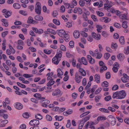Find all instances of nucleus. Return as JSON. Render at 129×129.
<instances>
[{
  "label": "nucleus",
  "mask_w": 129,
  "mask_h": 129,
  "mask_svg": "<svg viewBox=\"0 0 129 129\" xmlns=\"http://www.w3.org/2000/svg\"><path fill=\"white\" fill-rule=\"evenodd\" d=\"M57 33L61 37H63L66 34L65 31L63 29L58 30L56 31Z\"/></svg>",
  "instance_id": "423d86ee"
},
{
  "label": "nucleus",
  "mask_w": 129,
  "mask_h": 129,
  "mask_svg": "<svg viewBox=\"0 0 129 129\" xmlns=\"http://www.w3.org/2000/svg\"><path fill=\"white\" fill-rule=\"evenodd\" d=\"M109 120L111 122V124L114 125L116 123V120L115 118L113 116L110 115L108 117Z\"/></svg>",
  "instance_id": "7ed1b4c3"
},
{
  "label": "nucleus",
  "mask_w": 129,
  "mask_h": 129,
  "mask_svg": "<svg viewBox=\"0 0 129 129\" xmlns=\"http://www.w3.org/2000/svg\"><path fill=\"white\" fill-rule=\"evenodd\" d=\"M29 124L31 126L37 125L39 124V121L37 119H33L31 120L29 123Z\"/></svg>",
  "instance_id": "0eeeda50"
},
{
  "label": "nucleus",
  "mask_w": 129,
  "mask_h": 129,
  "mask_svg": "<svg viewBox=\"0 0 129 129\" xmlns=\"http://www.w3.org/2000/svg\"><path fill=\"white\" fill-rule=\"evenodd\" d=\"M62 52L61 49H58L57 51L56 54L55 56L60 58L62 56Z\"/></svg>",
  "instance_id": "4468645a"
},
{
  "label": "nucleus",
  "mask_w": 129,
  "mask_h": 129,
  "mask_svg": "<svg viewBox=\"0 0 129 129\" xmlns=\"http://www.w3.org/2000/svg\"><path fill=\"white\" fill-rule=\"evenodd\" d=\"M1 21L3 23V24H2L3 26L6 27H7L8 26V22L7 19H1Z\"/></svg>",
  "instance_id": "a211bd4d"
},
{
  "label": "nucleus",
  "mask_w": 129,
  "mask_h": 129,
  "mask_svg": "<svg viewBox=\"0 0 129 129\" xmlns=\"http://www.w3.org/2000/svg\"><path fill=\"white\" fill-rule=\"evenodd\" d=\"M54 81L53 79H51L47 84V86H52L54 84Z\"/></svg>",
  "instance_id": "4c0bfd02"
},
{
  "label": "nucleus",
  "mask_w": 129,
  "mask_h": 129,
  "mask_svg": "<svg viewBox=\"0 0 129 129\" xmlns=\"http://www.w3.org/2000/svg\"><path fill=\"white\" fill-rule=\"evenodd\" d=\"M127 22L126 21H124L123 22L122 26L123 28H126L127 27Z\"/></svg>",
  "instance_id": "a19ab883"
},
{
  "label": "nucleus",
  "mask_w": 129,
  "mask_h": 129,
  "mask_svg": "<svg viewBox=\"0 0 129 129\" xmlns=\"http://www.w3.org/2000/svg\"><path fill=\"white\" fill-rule=\"evenodd\" d=\"M92 37L95 39L99 40L101 39V35L99 34H96L94 32H92L91 34Z\"/></svg>",
  "instance_id": "9d476101"
},
{
  "label": "nucleus",
  "mask_w": 129,
  "mask_h": 129,
  "mask_svg": "<svg viewBox=\"0 0 129 129\" xmlns=\"http://www.w3.org/2000/svg\"><path fill=\"white\" fill-rule=\"evenodd\" d=\"M91 17L94 22H98V20L96 17L95 15L92 14L91 15Z\"/></svg>",
  "instance_id": "58836bf2"
},
{
  "label": "nucleus",
  "mask_w": 129,
  "mask_h": 129,
  "mask_svg": "<svg viewBox=\"0 0 129 129\" xmlns=\"http://www.w3.org/2000/svg\"><path fill=\"white\" fill-rule=\"evenodd\" d=\"M35 19L37 20L40 21L42 20L43 19V18L41 16L37 15L35 16Z\"/></svg>",
  "instance_id": "b1692460"
},
{
  "label": "nucleus",
  "mask_w": 129,
  "mask_h": 129,
  "mask_svg": "<svg viewBox=\"0 0 129 129\" xmlns=\"http://www.w3.org/2000/svg\"><path fill=\"white\" fill-rule=\"evenodd\" d=\"M34 96L39 100H43L45 99V98L42 97L41 94L39 93H36L34 94Z\"/></svg>",
  "instance_id": "6ab92c4d"
},
{
  "label": "nucleus",
  "mask_w": 129,
  "mask_h": 129,
  "mask_svg": "<svg viewBox=\"0 0 129 129\" xmlns=\"http://www.w3.org/2000/svg\"><path fill=\"white\" fill-rule=\"evenodd\" d=\"M60 90L57 89L55 90L52 93V95L53 96H57L60 94Z\"/></svg>",
  "instance_id": "aec40b11"
},
{
  "label": "nucleus",
  "mask_w": 129,
  "mask_h": 129,
  "mask_svg": "<svg viewBox=\"0 0 129 129\" xmlns=\"http://www.w3.org/2000/svg\"><path fill=\"white\" fill-rule=\"evenodd\" d=\"M17 84L19 87L23 88H25L26 87L25 86L19 82H17Z\"/></svg>",
  "instance_id": "5fc2aeb1"
},
{
  "label": "nucleus",
  "mask_w": 129,
  "mask_h": 129,
  "mask_svg": "<svg viewBox=\"0 0 129 129\" xmlns=\"http://www.w3.org/2000/svg\"><path fill=\"white\" fill-rule=\"evenodd\" d=\"M6 112V110H0V116L2 117L4 114V113Z\"/></svg>",
  "instance_id": "4d7b16f0"
},
{
  "label": "nucleus",
  "mask_w": 129,
  "mask_h": 129,
  "mask_svg": "<svg viewBox=\"0 0 129 129\" xmlns=\"http://www.w3.org/2000/svg\"><path fill=\"white\" fill-rule=\"evenodd\" d=\"M105 76L106 78L109 79L111 77V75L110 72H107L105 74Z\"/></svg>",
  "instance_id": "0e129e2a"
},
{
  "label": "nucleus",
  "mask_w": 129,
  "mask_h": 129,
  "mask_svg": "<svg viewBox=\"0 0 129 129\" xmlns=\"http://www.w3.org/2000/svg\"><path fill=\"white\" fill-rule=\"evenodd\" d=\"M65 98L64 97L62 96L59 99H58L57 100L59 102H62L65 100Z\"/></svg>",
  "instance_id": "bf43d9fd"
},
{
  "label": "nucleus",
  "mask_w": 129,
  "mask_h": 129,
  "mask_svg": "<svg viewBox=\"0 0 129 129\" xmlns=\"http://www.w3.org/2000/svg\"><path fill=\"white\" fill-rule=\"evenodd\" d=\"M87 58L90 64H92L94 63L95 61L94 59L92 58L90 55H87Z\"/></svg>",
  "instance_id": "ddd939ff"
},
{
  "label": "nucleus",
  "mask_w": 129,
  "mask_h": 129,
  "mask_svg": "<svg viewBox=\"0 0 129 129\" xmlns=\"http://www.w3.org/2000/svg\"><path fill=\"white\" fill-rule=\"evenodd\" d=\"M81 35L84 37H86L87 36V34L84 31H81Z\"/></svg>",
  "instance_id": "6e6d98bb"
},
{
  "label": "nucleus",
  "mask_w": 129,
  "mask_h": 129,
  "mask_svg": "<svg viewBox=\"0 0 129 129\" xmlns=\"http://www.w3.org/2000/svg\"><path fill=\"white\" fill-rule=\"evenodd\" d=\"M124 52L126 54H128L129 53V46H127V48H125Z\"/></svg>",
  "instance_id": "3c124183"
},
{
  "label": "nucleus",
  "mask_w": 129,
  "mask_h": 129,
  "mask_svg": "<svg viewBox=\"0 0 129 129\" xmlns=\"http://www.w3.org/2000/svg\"><path fill=\"white\" fill-rule=\"evenodd\" d=\"M23 76L26 78H29L33 76L32 75L28 74H24Z\"/></svg>",
  "instance_id": "603ef678"
},
{
  "label": "nucleus",
  "mask_w": 129,
  "mask_h": 129,
  "mask_svg": "<svg viewBox=\"0 0 129 129\" xmlns=\"http://www.w3.org/2000/svg\"><path fill=\"white\" fill-rule=\"evenodd\" d=\"M11 13L9 11H7L6 13H4L3 15L6 18H8L11 15Z\"/></svg>",
  "instance_id": "473e14b6"
},
{
  "label": "nucleus",
  "mask_w": 129,
  "mask_h": 129,
  "mask_svg": "<svg viewBox=\"0 0 129 129\" xmlns=\"http://www.w3.org/2000/svg\"><path fill=\"white\" fill-rule=\"evenodd\" d=\"M79 71L82 76H85L86 75V72L83 69L80 68V69H79Z\"/></svg>",
  "instance_id": "a878e982"
},
{
  "label": "nucleus",
  "mask_w": 129,
  "mask_h": 129,
  "mask_svg": "<svg viewBox=\"0 0 129 129\" xmlns=\"http://www.w3.org/2000/svg\"><path fill=\"white\" fill-rule=\"evenodd\" d=\"M105 3L104 4V8L106 10H108L114 4V3L112 1H109L108 0H103Z\"/></svg>",
  "instance_id": "f03ea898"
},
{
  "label": "nucleus",
  "mask_w": 129,
  "mask_h": 129,
  "mask_svg": "<svg viewBox=\"0 0 129 129\" xmlns=\"http://www.w3.org/2000/svg\"><path fill=\"white\" fill-rule=\"evenodd\" d=\"M106 118L104 116H99L98 117L97 119V120L99 121L102 120H106Z\"/></svg>",
  "instance_id": "4be33fe9"
},
{
  "label": "nucleus",
  "mask_w": 129,
  "mask_h": 129,
  "mask_svg": "<svg viewBox=\"0 0 129 129\" xmlns=\"http://www.w3.org/2000/svg\"><path fill=\"white\" fill-rule=\"evenodd\" d=\"M57 76L59 77H60L61 76H62L63 74V72L62 71L61 69H58L57 70Z\"/></svg>",
  "instance_id": "5701e85b"
},
{
  "label": "nucleus",
  "mask_w": 129,
  "mask_h": 129,
  "mask_svg": "<svg viewBox=\"0 0 129 129\" xmlns=\"http://www.w3.org/2000/svg\"><path fill=\"white\" fill-rule=\"evenodd\" d=\"M101 96L97 95L95 98V100L96 102L97 103L99 102L100 100L101 99Z\"/></svg>",
  "instance_id": "49530a36"
},
{
  "label": "nucleus",
  "mask_w": 129,
  "mask_h": 129,
  "mask_svg": "<svg viewBox=\"0 0 129 129\" xmlns=\"http://www.w3.org/2000/svg\"><path fill=\"white\" fill-rule=\"evenodd\" d=\"M99 110L105 113H109L110 112L107 109L105 108H101L99 109Z\"/></svg>",
  "instance_id": "393cba45"
},
{
  "label": "nucleus",
  "mask_w": 129,
  "mask_h": 129,
  "mask_svg": "<svg viewBox=\"0 0 129 129\" xmlns=\"http://www.w3.org/2000/svg\"><path fill=\"white\" fill-rule=\"evenodd\" d=\"M23 116L25 118H27L29 117V115L28 113L25 112L23 114Z\"/></svg>",
  "instance_id": "052dcab7"
},
{
  "label": "nucleus",
  "mask_w": 129,
  "mask_h": 129,
  "mask_svg": "<svg viewBox=\"0 0 129 129\" xmlns=\"http://www.w3.org/2000/svg\"><path fill=\"white\" fill-rule=\"evenodd\" d=\"M127 14H121L120 15L119 17L121 19L123 20H126L127 19Z\"/></svg>",
  "instance_id": "cd10ccee"
},
{
  "label": "nucleus",
  "mask_w": 129,
  "mask_h": 129,
  "mask_svg": "<svg viewBox=\"0 0 129 129\" xmlns=\"http://www.w3.org/2000/svg\"><path fill=\"white\" fill-rule=\"evenodd\" d=\"M14 8L16 9H19L20 8V5L18 3H15L13 5Z\"/></svg>",
  "instance_id": "c85d7f7f"
},
{
  "label": "nucleus",
  "mask_w": 129,
  "mask_h": 129,
  "mask_svg": "<svg viewBox=\"0 0 129 129\" xmlns=\"http://www.w3.org/2000/svg\"><path fill=\"white\" fill-rule=\"evenodd\" d=\"M102 34L104 37L105 38H107L108 36V33L105 31H103L102 32Z\"/></svg>",
  "instance_id": "de8ad7c7"
},
{
  "label": "nucleus",
  "mask_w": 129,
  "mask_h": 129,
  "mask_svg": "<svg viewBox=\"0 0 129 129\" xmlns=\"http://www.w3.org/2000/svg\"><path fill=\"white\" fill-rule=\"evenodd\" d=\"M33 18L31 17L30 16L28 18L27 22L29 23H31L33 22Z\"/></svg>",
  "instance_id": "680f3d73"
},
{
  "label": "nucleus",
  "mask_w": 129,
  "mask_h": 129,
  "mask_svg": "<svg viewBox=\"0 0 129 129\" xmlns=\"http://www.w3.org/2000/svg\"><path fill=\"white\" fill-rule=\"evenodd\" d=\"M46 118L47 120L49 121H51L52 119V117L49 115H46Z\"/></svg>",
  "instance_id": "e2e57ef3"
},
{
  "label": "nucleus",
  "mask_w": 129,
  "mask_h": 129,
  "mask_svg": "<svg viewBox=\"0 0 129 129\" xmlns=\"http://www.w3.org/2000/svg\"><path fill=\"white\" fill-rule=\"evenodd\" d=\"M60 48L62 51H65L66 50V48L65 46L63 45H60Z\"/></svg>",
  "instance_id": "864d4df0"
},
{
  "label": "nucleus",
  "mask_w": 129,
  "mask_h": 129,
  "mask_svg": "<svg viewBox=\"0 0 129 129\" xmlns=\"http://www.w3.org/2000/svg\"><path fill=\"white\" fill-rule=\"evenodd\" d=\"M117 47V45L115 43H112L111 44V47L113 49L116 48Z\"/></svg>",
  "instance_id": "69168bd1"
},
{
  "label": "nucleus",
  "mask_w": 129,
  "mask_h": 129,
  "mask_svg": "<svg viewBox=\"0 0 129 129\" xmlns=\"http://www.w3.org/2000/svg\"><path fill=\"white\" fill-rule=\"evenodd\" d=\"M91 115H89L84 118H83L82 119L83 120L84 122L85 123L89 119Z\"/></svg>",
  "instance_id": "c756f323"
},
{
  "label": "nucleus",
  "mask_w": 129,
  "mask_h": 129,
  "mask_svg": "<svg viewBox=\"0 0 129 129\" xmlns=\"http://www.w3.org/2000/svg\"><path fill=\"white\" fill-rule=\"evenodd\" d=\"M58 15V13L57 10L53 11L52 13V15L54 17H56Z\"/></svg>",
  "instance_id": "09e8293b"
},
{
  "label": "nucleus",
  "mask_w": 129,
  "mask_h": 129,
  "mask_svg": "<svg viewBox=\"0 0 129 129\" xmlns=\"http://www.w3.org/2000/svg\"><path fill=\"white\" fill-rule=\"evenodd\" d=\"M96 27L97 28V30L99 33H101V30L103 28L101 25H97L96 26Z\"/></svg>",
  "instance_id": "7c9ffc66"
},
{
  "label": "nucleus",
  "mask_w": 129,
  "mask_h": 129,
  "mask_svg": "<svg viewBox=\"0 0 129 129\" xmlns=\"http://www.w3.org/2000/svg\"><path fill=\"white\" fill-rule=\"evenodd\" d=\"M47 30L48 32H49L55 35L56 34V31L52 29L48 28L47 29Z\"/></svg>",
  "instance_id": "72a5a7b5"
},
{
  "label": "nucleus",
  "mask_w": 129,
  "mask_h": 129,
  "mask_svg": "<svg viewBox=\"0 0 129 129\" xmlns=\"http://www.w3.org/2000/svg\"><path fill=\"white\" fill-rule=\"evenodd\" d=\"M54 117L56 120H57L59 121H61L63 118V116H58L57 115H56Z\"/></svg>",
  "instance_id": "bb28decb"
},
{
  "label": "nucleus",
  "mask_w": 129,
  "mask_h": 129,
  "mask_svg": "<svg viewBox=\"0 0 129 129\" xmlns=\"http://www.w3.org/2000/svg\"><path fill=\"white\" fill-rule=\"evenodd\" d=\"M94 79L96 82L98 83L100 82V75L99 74H96L94 75Z\"/></svg>",
  "instance_id": "dca6fc26"
},
{
  "label": "nucleus",
  "mask_w": 129,
  "mask_h": 129,
  "mask_svg": "<svg viewBox=\"0 0 129 129\" xmlns=\"http://www.w3.org/2000/svg\"><path fill=\"white\" fill-rule=\"evenodd\" d=\"M82 78L81 76H79L77 73L75 74V80L78 83H79L81 81L80 79Z\"/></svg>",
  "instance_id": "1a4fd4ad"
},
{
  "label": "nucleus",
  "mask_w": 129,
  "mask_h": 129,
  "mask_svg": "<svg viewBox=\"0 0 129 129\" xmlns=\"http://www.w3.org/2000/svg\"><path fill=\"white\" fill-rule=\"evenodd\" d=\"M112 99V97L110 95L106 96L104 98L105 100L106 101H108Z\"/></svg>",
  "instance_id": "37998d69"
},
{
  "label": "nucleus",
  "mask_w": 129,
  "mask_h": 129,
  "mask_svg": "<svg viewBox=\"0 0 129 129\" xmlns=\"http://www.w3.org/2000/svg\"><path fill=\"white\" fill-rule=\"evenodd\" d=\"M8 31H4L2 33V37L4 38L8 34Z\"/></svg>",
  "instance_id": "13d9d810"
},
{
  "label": "nucleus",
  "mask_w": 129,
  "mask_h": 129,
  "mask_svg": "<svg viewBox=\"0 0 129 129\" xmlns=\"http://www.w3.org/2000/svg\"><path fill=\"white\" fill-rule=\"evenodd\" d=\"M60 60V58L55 56L52 59V62L54 64H58Z\"/></svg>",
  "instance_id": "6e6552de"
},
{
  "label": "nucleus",
  "mask_w": 129,
  "mask_h": 129,
  "mask_svg": "<svg viewBox=\"0 0 129 129\" xmlns=\"http://www.w3.org/2000/svg\"><path fill=\"white\" fill-rule=\"evenodd\" d=\"M53 22L54 23L57 25H59L60 24L59 21L56 19H53Z\"/></svg>",
  "instance_id": "f704fd0d"
},
{
  "label": "nucleus",
  "mask_w": 129,
  "mask_h": 129,
  "mask_svg": "<svg viewBox=\"0 0 129 129\" xmlns=\"http://www.w3.org/2000/svg\"><path fill=\"white\" fill-rule=\"evenodd\" d=\"M126 95V94L125 91L124 90H122L114 93L112 98L113 99H124Z\"/></svg>",
  "instance_id": "f257e3e1"
},
{
  "label": "nucleus",
  "mask_w": 129,
  "mask_h": 129,
  "mask_svg": "<svg viewBox=\"0 0 129 129\" xmlns=\"http://www.w3.org/2000/svg\"><path fill=\"white\" fill-rule=\"evenodd\" d=\"M110 56V54L109 53H106L104 54V57L106 59H108L109 57Z\"/></svg>",
  "instance_id": "338daca9"
},
{
  "label": "nucleus",
  "mask_w": 129,
  "mask_h": 129,
  "mask_svg": "<svg viewBox=\"0 0 129 129\" xmlns=\"http://www.w3.org/2000/svg\"><path fill=\"white\" fill-rule=\"evenodd\" d=\"M119 40L121 44H124L125 41L124 37L122 36L120 37Z\"/></svg>",
  "instance_id": "e433bc0d"
},
{
  "label": "nucleus",
  "mask_w": 129,
  "mask_h": 129,
  "mask_svg": "<svg viewBox=\"0 0 129 129\" xmlns=\"http://www.w3.org/2000/svg\"><path fill=\"white\" fill-rule=\"evenodd\" d=\"M78 61L79 63H80L85 65H87V60L84 57H82L81 59L80 58H78Z\"/></svg>",
  "instance_id": "20e7f679"
},
{
  "label": "nucleus",
  "mask_w": 129,
  "mask_h": 129,
  "mask_svg": "<svg viewBox=\"0 0 129 129\" xmlns=\"http://www.w3.org/2000/svg\"><path fill=\"white\" fill-rule=\"evenodd\" d=\"M35 117L39 120H41L42 118V116L40 114H37L35 115Z\"/></svg>",
  "instance_id": "79ce46f5"
},
{
  "label": "nucleus",
  "mask_w": 129,
  "mask_h": 129,
  "mask_svg": "<svg viewBox=\"0 0 129 129\" xmlns=\"http://www.w3.org/2000/svg\"><path fill=\"white\" fill-rule=\"evenodd\" d=\"M107 69V67L105 66H103L101 68L100 72L101 73H102L104 71L106 70Z\"/></svg>",
  "instance_id": "ea45409f"
},
{
  "label": "nucleus",
  "mask_w": 129,
  "mask_h": 129,
  "mask_svg": "<svg viewBox=\"0 0 129 129\" xmlns=\"http://www.w3.org/2000/svg\"><path fill=\"white\" fill-rule=\"evenodd\" d=\"M79 122L80 123L79 124L78 129H82L85 122L82 119L80 120Z\"/></svg>",
  "instance_id": "412c9836"
},
{
  "label": "nucleus",
  "mask_w": 129,
  "mask_h": 129,
  "mask_svg": "<svg viewBox=\"0 0 129 129\" xmlns=\"http://www.w3.org/2000/svg\"><path fill=\"white\" fill-rule=\"evenodd\" d=\"M103 87H107L108 86V83L106 81H104L102 84Z\"/></svg>",
  "instance_id": "a18cd8bd"
},
{
  "label": "nucleus",
  "mask_w": 129,
  "mask_h": 129,
  "mask_svg": "<svg viewBox=\"0 0 129 129\" xmlns=\"http://www.w3.org/2000/svg\"><path fill=\"white\" fill-rule=\"evenodd\" d=\"M117 58L120 61H122L124 58V56L122 53H120L118 54L117 56Z\"/></svg>",
  "instance_id": "f3484780"
},
{
  "label": "nucleus",
  "mask_w": 129,
  "mask_h": 129,
  "mask_svg": "<svg viewBox=\"0 0 129 129\" xmlns=\"http://www.w3.org/2000/svg\"><path fill=\"white\" fill-rule=\"evenodd\" d=\"M123 77L121 78V80L124 83L128 82L129 81V77L126 74H124Z\"/></svg>",
  "instance_id": "39448f33"
},
{
  "label": "nucleus",
  "mask_w": 129,
  "mask_h": 129,
  "mask_svg": "<svg viewBox=\"0 0 129 129\" xmlns=\"http://www.w3.org/2000/svg\"><path fill=\"white\" fill-rule=\"evenodd\" d=\"M15 108L18 110L21 109L23 107L22 105L20 103H16L15 104Z\"/></svg>",
  "instance_id": "f8f14e48"
},
{
  "label": "nucleus",
  "mask_w": 129,
  "mask_h": 129,
  "mask_svg": "<svg viewBox=\"0 0 129 129\" xmlns=\"http://www.w3.org/2000/svg\"><path fill=\"white\" fill-rule=\"evenodd\" d=\"M35 8H37L39 9L41 8V3L39 2H37L35 5Z\"/></svg>",
  "instance_id": "c03bdc74"
},
{
  "label": "nucleus",
  "mask_w": 129,
  "mask_h": 129,
  "mask_svg": "<svg viewBox=\"0 0 129 129\" xmlns=\"http://www.w3.org/2000/svg\"><path fill=\"white\" fill-rule=\"evenodd\" d=\"M53 72H52L51 73H48L47 74V76H48V77L47 78V80H49L51 79L52 76H53Z\"/></svg>",
  "instance_id": "2f4dec72"
},
{
  "label": "nucleus",
  "mask_w": 129,
  "mask_h": 129,
  "mask_svg": "<svg viewBox=\"0 0 129 129\" xmlns=\"http://www.w3.org/2000/svg\"><path fill=\"white\" fill-rule=\"evenodd\" d=\"M6 64L8 66H10L11 64V62L9 59H7L6 60Z\"/></svg>",
  "instance_id": "774afa93"
},
{
  "label": "nucleus",
  "mask_w": 129,
  "mask_h": 129,
  "mask_svg": "<svg viewBox=\"0 0 129 129\" xmlns=\"http://www.w3.org/2000/svg\"><path fill=\"white\" fill-rule=\"evenodd\" d=\"M96 14L99 17H102L104 16L103 13L99 11H96Z\"/></svg>",
  "instance_id": "8fccbe9b"
},
{
  "label": "nucleus",
  "mask_w": 129,
  "mask_h": 129,
  "mask_svg": "<svg viewBox=\"0 0 129 129\" xmlns=\"http://www.w3.org/2000/svg\"><path fill=\"white\" fill-rule=\"evenodd\" d=\"M73 34L74 37L76 39H78L80 37V34L79 30H75Z\"/></svg>",
  "instance_id": "9b49d317"
},
{
  "label": "nucleus",
  "mask_w": 129,
  "mask_h": 129,
  "mask_svg": "<svg viewBox=\"0 0 129 129\" xmlns=\"http://www.w3.org/2000/svg\"><path fill=\"white\" fill-rule=\"evenodd\" d=\"M8 121L6 119L2 121L0 123V127H5L6 125L8 123Z\"/></svg>",
  "instance_id": "2eb2a0df"
},
{
  "label": "nucleus",
  "mask_w": 129,
  "mask_h": 129,
  "mask_svg": "<svg viewBox=\"0 0 129 129\" xmlns=\"http://www.w3.org/2000/svg\"><path fill=\"white\" fill-rule=\"evenodd\" d=\"M19 13L21 14L24 16H26L27 15V12L24 10H20L19 11Z\"/></svg>",
  "instance_id": "c9c22d12"
}]
</instances>
